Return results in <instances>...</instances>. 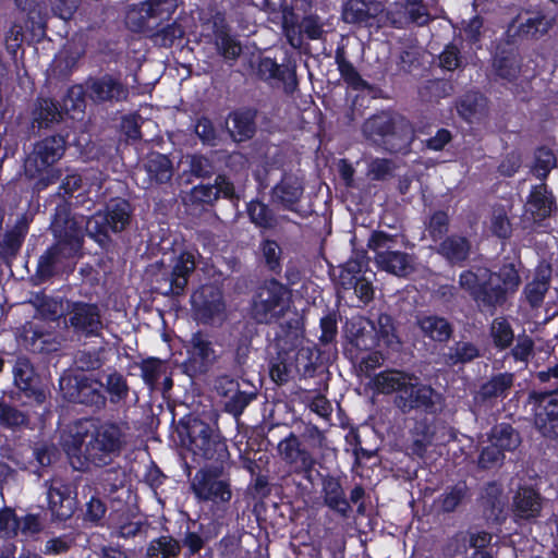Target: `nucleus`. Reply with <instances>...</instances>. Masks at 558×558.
Here are the masks:
<instances>
[{
	"mask_svg": "<svg viewBox=\"0 0 558 558\" xmlns=\"http://www.w3.org/2000/svg\"><path fill=\"white\" fill-rule=\"evenodd\" d=\"M126 445L122 426L110 421L90 420L81 423L72 435L68 447L76 470H86L89 465L105 466L120 456Z\"/></svg>",
	"mask_w": 558,
	"mask_h": 558,
	"instance_id": "1",
	"label": "nucleus"
},
{
	"mask_svg": "<svg viewBox=\"0 0 558 558\" xmlns=\"http://www.w3.org/2000/svg\"><path fill=\"white\" fill-rule=\"evenodd\" d=\"M82 222L72 215L66 202L59 204L50 223V230L56 243L40 256L37 267V276L46 280L62 271L68 260L73 258L82 247Z\"/></svg>",
	"mask_w": 558,
	"mask_h": 558,
	"instance_id": "2",
	"label": "nucleus"
},
{
	"mask_svg": "<svg viewBox=\"0 0 558 558\" xmlns=\"http://www.w3.org/2000/svg\"><path fill=\"white\" fill-rule=\"evenodd\" d=\"M373 385L377 392H396L393 403L403 414L414 410L433 413L440 400V395L430 386L421 384L415 375L397 369L379 373Z\"/></svg>",
	"mask_w": 558,
	"mask_h": 558,
	"instance_id": "3",
	"label": "nucleus"
},
{
	"mask_svg": "<svg viewBox=\"0 0 558 558\" xmlns=\"http://www.w3.org/2000/svg\"><path fill=\"white\" fill-rule=\"evenodd\" d=\"M362 131L367 140L391 153L407 149L414 138L413 129L408 120L385 111L368 118Z\"/></svg>",
	"mask_w": 558,
	"mask_h": 558,
	"instance_id": "4",
	"label": "nucleus"
},
{
	"mask_svg": "<svg viewBox=\"0 0 558 558\" xmlns=\"http://www.w3.org/2000/svg\"><path fill=\"white\" fill-rule=\"evenodd\" d=\"M195 267L194 255L189 252L172 257L169 263L156 262L148 270L153 290L165 296L182 295Z\"/></svg>",
	"mask_w": 558,
	"mask_h": 558,
	"instance_id": "5",
	"label": "nucleus"
},
{
	"mask_svg": "<svg viewBox=\"0 0 558 558\" xmlns=\"http://www.w3.org/2000/svg\"><path fill=\"white\" fill-rule=\"evenodd\" d=\"M398 235L385 231H373L367 247L375 253L374 262L378 269L399 278L415 271V256L398 248Z\"/></svg>",
	"mask_w": 558,
	"mask_h": 558,
	"instance_id": "6",
	"label": "nucleus"
},
{
	"mask_svg": "<svg viewBox=\"0 0 558 558\" xmlns=\"http://www.w3.org/2000/svg\"><path fill=\"white\" fill-rule=\"evenodd\" d=\"M290 308V290L276 278L265 280L256 290L251 315L258 324H272Z\"/></svg>",
	"mask_w": 558,
	"mask_h": 558,
	"instance_id": "7",
	"label": "nucleus"
},
{
	"mask_svg": "<svg viewBox=\"0 0 558 558\" xmlns=\"http://www.w3.org/2000/svg\"><path fill=\"white\" fill-rule=\"evenodd\" d=\"M319 355L306 345L298 349L291 355L284 357H271L269 361V375L279 385L288 383L293 375L302 378H312L318 366Z\"/></svg>",
	"mask_w": 558,
	"mask_h": 558,
	"instance_id": "8",
	"label": "nucleus"
},
{
	"mask_svg": "<svg viewBox=\"0 0 558 558\" xmlns=\"http://www.w3.org/2000/svg\"><path fill=\"white\" fill-rule=\"evenodd\" d=\"M178 8V0H145L129 9L125 23L133 32H154L169 21Z\"/></svg>",
	"mask_w": 558,
	"mask_h": 558,
	"instance_id": "9",
	"label": "nucleus"
},
{
	"mask_svg": "<svg viewBox=\"0 0 558 558\" xmlns=\"http://www.w3.org/2000/svg\"><path fill=\"white\" fill-rule=\"evenodd\" d=\"M62 397L72 403L102 409L107 398L99 379L87 375L64 374L59 380Z\"/></svg>",
	"mask_w": 558,
	"mask_h": 558,
	"instance_id": "10",
	"label": "nucleus"
},
{
	"mask_svg": "<svg viewBox=\"0 0 558 558\" xmlns=\"http://www.w3.org/2000/svg\"><path fill=\"white\" fill-rule=\"evenodd\" d=\"M223 466H208L197 471L191 482V489L199 501L217 506L227 505L232 498L231 484L223 477Z\"/></svg>",
	"mask_w": 558,
	"mask_h": 558,
	"instance_id": "11",
	"label": "nucleus"
},
{
	"mask_svg": "<svg viewBox=\"0 0 558 558\" xmlns=\"http://www.w3.org/2000/svg\"><path fill=\"white\" fill-rule=\"evenodd\" d=\"M64 326L77 338H97L105 327L100 307L95 303L66 301Z\"/></svg>",
	"mask_w": 558,
	"mask_h": 558,
	"instance_id": "12",
	"label": "nucleus"
},
{
	"mask_svg": "<svg viewBox=\"0 0 558 558\" xmlns=\"http://www.w3.org/2000/svg\"><path fill=\"white\" fill-rule=\"evenodd\" d=\"M214 388L225 399L223 411L232 415L236 421L251 402L257 398L255 386L248 383L240 384L228 375L216 377Z\"/></svg>",
	"mask_w": 558,
	"mask_h": 558,
	"instance_id": "13",
	"label": "nucleus"
},
{
	"mask_svg": "<svg viewBox=\"0 0 558 558\" xmlns=\"http://www.w3.org/2000/svg\"><path fill=\"white\" fill-rule=\"evenodd\" d=\"M66 142L61 135H51L34 144L24 161L25 172L35 178L54 165L64 155Z\"/></svg>",
	"mask_w": 558,
	"mask_h": 558,
	"instance_id": "14",
	"label": "nucleus"
},
{
	"mask_svg": "<svg viewBox=\"0 0 558 558\" xmlns=\"http://www.w3.org/2000/svg\"><path fill=\"white\" fill-rule=\"evenodd\" d=\"M554 22L543 10H523L511 21L507 33L513 39L537 40L549 32Z\"/></svg>",
	"mask_w": 558,
	"mask_h": 558,
	"instance_id": "15",
	"label": "nucleus"
},
{
	"mask_svg": "<svg viewBox=\"0 0 558 558\" xmlns=\"http://www.w3.org/2000/svg\"><path fill=\"white\" fill-rule=\"evenodd\" d=\"M196 318L203 324L222 323L226 319V303L222 291L214 284H205L191 296Z\"/></svg>",
	"mask_w": 558,
	"mask_h": 558,
	"instance_id": "16",
	"label": "nucleus"
},
{
	"mask_svg": "<svg viewBox=\"0 0 558 558\" xmlns=\"http://www.w3.org/2000/svg\"><path fill=\"white\" fill-rule=\"evenodd\" d=\"M529 400L535 407V427L547 438H558V393L533 391Z\"/></svg>",
	"mask_w": 558,
	"mask_h": 558,
	"instance_id": "17",
	"label": "nucleus"
},
{
	"mask_svg": "<svg viewBox=\"0 0 558 558\" xmlns=\"http://www.w3.org/2000/svg\"><path fill=\"white\" fill-rule=\"evenodd\" d=\"M187 354L183 367L184 373L191 378L205 375L217 361L213 342L202 332L192 336Z\"/></svg>",
	"mask_w": 558,
	"mask_h": 558,
	"instance_id": "18",
	"label": "nucleus"
},
{
	"mask_svg": "<svg viewBox=\"0 0 558 558\" xmlns=\"http://www.w3.org/2000/svg\"><path fill=\"white\" fill-rule=\"evenodd\" d=\"M366 266L364 256L350 258L340 270L339 286L343 290H353L354 294L363 303H368L374 298L372 281L363 274Z\"/></svg>",
	"mask_w": 558,
	"mask_h": 558,
	"instance_id": "19",
	"label": "nucleus"
},
{
	"mask_svg": "<svg viewBox=\"0 0 558 558\" xmlns=\"http://www.w3.org/2000/svg\"><path fill=\"white\" fill-rule=\"evenodd\" d=\"M280 458L289 464L293 472L302 474L306 480L312 481V472L316 464L315 458L302 447L299 437L290 433L278 444Z\"/></svg>",
	"mask_w": 558,
	"mask_h": 558,
	"instance_id": "20",
	"label": "nucleus"
},
{
	"mask_svg": "<svg viewBox=\"0 0 558 558\" xmlns=\"http://www.w3.org/2000/svg\"><path fill=\"white\" fill-rule=\"evenodd\" d=\"M13 383L24 397L33 400L37 405L46 401V391L40 386L33 364L26 356H19L14 363Z\"/></svg>",
	"mask_w": 558,
	"mask_h": 558,
	"instance_id": "21",
	"label": "nucleus"
},
{
	"mask_svg": "<svg viewBox=\"0 0 558 558\" xmlns=\"http://www.w3.org/2000/svg\"><path fill=\"white\" fill-rule=\"evenodd\" d=\"M557 210L556 198L545 183L533 186L524 205V222L541 223Z\"/></svg>",
	"mask_w": 558,
	"mask_h": 558,
	"instance_id": "22",
	"label": "nucleus"
},
{
	"mask_svg": "<svg viewBox=\"0 0 558 558\" xmlns=\"http://www.w3.org/2000/svg\"><path fill=\"white\" fill-rule=\"evenodd\" d=\"M551 272L550 265L541 264L536 268L533 279L525 284L523 289L524 301L532 308L541 307L547 296L551 298L553 301H558V289L550 290Z\"/></svg>",
	"mask_w": 558,
	"mask_h": 558,
	"instance_id": "23",
	"label": "nucleus"
},
{
	"mask_svg": "<svg viewBox=\"0 0 558 558\" xmlns=\"http://www.w3.org/2000/svg\"><path fill=\"white\" fill-rule=\"evenodd\" d=\"M86 93L95 102H118L125 100L129 96L128 87L109 74L87 80Z\"/></svg>",
	"mask_w": 558,
	"mask_h": 558,
	"instance_id": "24",
	"label": "nucleus"
},
{
	"mask_svg": "<svg viewBox=\"0 0 558 558\" xmlns=\"http://www.w3.org/2000/svg\"><path fill=\"white\" fill-rule=\"evenodd\" d=\"M303 325L299 315L287 320L279 326L276 333L275 347L277 350L275 357H284L294 353L298 349L304 348Z\"/></svg>",
	"mask_w": 558,
	"mask_h": 558,
	"instance_id": "25",
	"label": "nucleus"
},
{
	"mask_svg": "<svg viewBox=\"0 0 558 558\" xmlns=\"http://www.w3.org/2000/svg\"><path fill=\"white\" fill-rule=\"evenodd\" d=\"M303 193L304 185L300 178L295 174L284 173L280 182L272 187L271 199L283 209L300 214L298 204Z\"/></svg>",
	"mask_w": 558,
	"mask_h": 558,
	"instance_id": "26",
	"label": "nucleus"
},
{
	"mask_svg": "<svg viewBox=\"0 0 558 558\" xmlns=\"http://www.w3.org/2000/svg\"><path fill=\"white\" fill-rule=\"evenodd\" d=\"M32 221L33 215L20 216L14 226L0 238V258L7 264L11 263L20 253Z\"/></svg>",
	"mask_w": 558,
	"mask_h": 558,
	"instance_id": "27",
	"label": "nucleus"
},
{
	"mask_svg": "<svg viewBox=\"0 0 558 558\" xmlns=\"http://www.w3.org/2000/svg\"><path fill=\"white\" fill-rule=\"evenodd\" d=\"M48 505L52 517L59 521L70 519L76 508L70 487L60 481L46 482Z\"/></svg>",
	"mask_w": 558,
	"mask_h": 558,
	"instance_id": "28",
	"label": "nucleus"
},
{
	"mask_svg": "<svg viewBox=\"0 0 558 558\" xmlns=\"http://www.w3.org/2000/svg\"><path fill=\"white\" fill-rule=\"evenodd\" d=\"M384 10V4L376 0H349L343 5L342 16L347 23L371 26Z\"/></svg>",
	"mask_w": 558,
	"mask_h": 558,
	"instance_id": "29",
	"label": "nucleus"
},
{
	"mask_svg": "<svg viewBox=\"0 0 558 558\" xmlns=\"http://www.w3.org/2000/svg\"><path fill=\"white\" fill-rule=\"evenodd\" d=\"M514 376L511 373H498L483 383L475 395L478 403L493 407L498 399H505L509 396L513 387Z\"/></svg>",
	"mask_w": 558,
	"mask_h": 558,
	"instance_id": "30",
	"label": "nucleus"
},
{
	"mask_svg": "<svg viewBox=\"0 0 558 558\" xmlns=\"http://www.w3.org/2000/svg\"><path fill=\"white\" fill-rule=\"evenodd\" d=\"M257 75L267 82H281L287 94H292L298 87L295 69L289 64H278L270 58L259 60Z\"/></svg>",
	"mask_w": 558,
	"mask_h": 558,
	"instance_id": "31",
	"label": "nucleus"
},
{
	"mask_svg": "<svg viewBox=\"0 0 558 558\" xmlns=\"http://www.w3.org/2000/svg\"><path fill=\"white\" fill-rule=\"evenodd\" d=\"M140 369L144 383L151 390H160L166 393L172 388L173 381L171 374L168 372L167 362L157 357H149L142 361Z\"/></svg>",
	"mask_w": 558,
	"mask_h": 558,
	"instance_id": "32",
	"label": "nucleus"
},
{
	"mask_svg": "<svg viewBox=\"0 0 558 558\" xmlns=\"http://www.w3.org/2000/svg\"><path fill=\"white\" fill-rule=\"evenodd\" d=\"M543 499L531 487H520L512 501V512L515 520H532L539 515Z\"/></svg>",
	"mask_w": 558,
	"mask_h": 558,
	"instance_id": "33",
	"label": "nucleus"
},
{
	"mask_svg": "<svg viewBox=\"0 0 558 558\" xmlns=\"http://www.w3.org/2000/svg\"><path fill=\"white\" fill-rule=\"evenodd\" d=\"M111 535L130 539L147 533L148 524L129 512H114L110 514Z\"/></svg>",
	"mask_w": 558,
	"mask_h": 558,
	"instance_id": "34",
	"label": "nucleus"
},
{
	"mask_svg": "<svg viewBox=\"0 0 558 558\" xmlns=\"http://www.w3.org/2000/svg\"><path fill=\"white\" fill-rule=\"evenodd\" d=\"M322 494L324 504L343 518H348L351 512V506L345 498L344 489L338 477L327 475L322 482Z\"/></svg>",
	"mask_w": 558,
	"mask_h": 558,
	"instance_id": "35",
	"label": "nucleus"
},
{
	"mask_svg": "<svg viewBox=\"0 0 558 558\" xmlns=\"http://www.w3.org/2000/svg\"><path fill=\"white\" fill-rule=\"evenodd\" d=\"M25 15V28L32 40L40 41L46 36V5L28 3V0H15Z\"/></svg>",
	"mask_w": 558,
	"mask_h": 558,
	"instance_id": "36",
	"label": "nucleus"
},
{
	"mask_svg": "<svg viewBox=\"0 0 558 558\" xmlns=\"http://www.w3.org/2000/svg\"><path fill=\"white\" fill-rule=\"evenodd\" d=\"M476 304L485 310L493 311L507 301L505 289L498 283V279L487 270V277L483 280L481 288L474 299Z\"/></svg>",
	"mask_w": 558,
	"mask_h": 558,
	"instance_id": "37",
	"label": "nucleus"
},
{
	"mask_svg": "<svg viewBox=\"0 0 558 558\" xmlns=\"http://www.w3.org/2000/svg\"><path fill=\"white\" fill-rule=\"evenodd\" d=\"M374 329V322L359 317L348 324L347 337L350 343L357 350H371L376 344V339L373 335Z\"/></svg>",
	"mask_w": 558,
	"mask_h": 558,
	"instance_id": "38",
	"label": "nucleus"
},
{
	"mask_svg": "<svg viewBox=\"0 0 558 558\" xmlns=\"http://www.w3.org/2000/svg\"><path fill=\"white\" fill-rule=\"evenodd\" d=\"M416 325L425 337L436 342H447L453 333V327L448 319L437 315L418 316Z\"/></svg>",
	"mask_w": 558,
	"mask_h": 558,
	"instance_id": "39",
	"label": "nucleus"
},
{
	"mask_svg": "<svg viewBox=\"0 0 558 558\" xmlns=\"http://www.w3.org/2000/svg\"><path fill=\"white\" fill-rule=\"evenodd\" d=\"M482 499L483 512L488 521L501 522L506 519V498L499 485L489 483L485 487Z\"/></svg>",
	"mask_w": 558,
	"mask_h": 558,
	"instance_id": "40",
	"label": "nucleus"
},
{
	"mask_svg": "<svg viewBox=\"0 0 558 558\" xmlns=\"http://www.w3.org/2000/svg\"><path fill=\"white\" fill-rule=\"evenodd\" d=\"M62 113L58 105L49 98H38L32 107L31 124L32 129L49 128L53 123L60 122Z\"/></svg>",
	"mask_w": 558,
	"mask_h": 558,
	"instance_id": "41",
	"label": "nucleus"
},
{
	"mask_svg": "<svg viewBox=\"0 0 558 558\" xmlns=\"http://www.w3.org/2000/svg\"><path fill=\"white\" fill-rule=\"evenodd\" d=\"M470 252V241L460 235H450L446 238L437 248V253L451 265H461L469 258Z\"/></svg>",
	"mask_w": 558,
	"mask_h": 558,
	"instance_id": "42",
	"label": "nucleus"
},
{
	"mask_svg": "<svg viewBox=\"0 0 558 558\" xmlns=\"http://www.w3.org/2000/svg\"><path fill=\"white\" fill-rule=\"evenodd\" d=\"M227 128L235 142L252 138L256 132L255 114L252 111H235L227 120Z\"/></svg>",
	"mask_w": 558,
	"mask_h": 558,
	"instance_id": "43",
	"label": "nucleus"
},
{
	"mask_svg": "<svg viewBox=\"0 0 558 558\" xmlns=\"http://www.w3.org/2000/svg\"><path fill=\"white\" fill-rule=\"evenodd\" d=\"M144 169L153 184L168 183L173 175L171 160L162 154L150 153L144 163Z\"/></svg>",
	"mask_w": 558,
	"mask_h": 558,
	"instance_id": "44",
	"label": "nucleus"
},
{
	"mask_svg": "<svg viewBox=\"0 0 558 558\" xmlns=\"http://www.w3.org/2000/svg\"><path fill=\"white\" fill-rule=\"evenodd\" d=\"M214 432L208 423L195 416L181 421L179 425V435L189 439L191 450L195 449L196 446H204V440L210 437Z\"/></svg>",
	"mask_w": 558,
	"mask_h": 558,
	"instance_id": "45",
	"label": "nucleus"
},
{
	"mask_svg": "<svg viewBox=\"0 0 558 558\" xmlns=\"http://www.w3.org/2000/svg\"><path fill=\"white\" fill-rule=\"evenodd\" d=\"M101 390L108 395L109 401L112 404H118L128 399L130 393V387L126 378L116 369H111L108 373H104L101 379H99Z\"/></svg>",
	"mask_w": 558,
	"mask_h": 558,
	"instance_id": "46",
	"label": "nucleus"
},
{
	"mask_svg": "<svg viewBox=\"0 0 558 558\" xmlns=\"http://www.w3.org/2000/svg\"><path fill=\"white\" fill-rule=\"evenodd\" d=\"M470 498L465 482L449 486L437 498L435 506L439 512L451 513L460 508Z\"/></svg>",
	"mask_w": 558,
	"mask_h": 558,
	"instance_id": "47",
	"label": "nucleus"
},
{
	"mask_svg": "<svg viewBox=\"0 0 558 558\" xmlns=\"http://www.w3.org/2000/svg\"><path fill=\"white\" fill-rule=\"evenodd\" d=\"M480 356L478 348L469 341H457L440 355L441 362L449 367L466 364Z\"/></svg>",
	"mask_w": 558,
	"mask_h": 558,
	"instance_id": "48",
	"label": "nucleus"
},
{
	"mask_svg": "<svg viewBox=\"0 0 558 558\" xmlns=\"http://www.w3.org/2000/svg\"><path fill=\"white\" fill-rule=\"evenodd\" d=\"M192 451L194 454L220 464H223L229 459L227 444L216 432L204 440V446H196Z\"/></svg>",
	"mask_w": 558,
	"mask_h": 558,
	"instance_id": "49",
	"label": "nucleus"
},
{
	"mask_svg": "<svg viewBox=\"0 0 558 558\" xmlns=\"http://www.w3.org/2000/svg\"><path fill=\"white\" fill-rule=\"evenodd\" d=\"M38 314L47 320H57L66 317V303L47 295H35L31 301Z\"/></svg>",
	"mask_w": 558,
	"mask_h": 558,
	"instance_id": "50",
	"label": "nucleus"
},
{
	"mask_svg": "<svg viewBox=\"0 0 558 558\" xmlns=\"http://www.w3.org/2000/svg\"><path fill=\"white\" fill-rule=\"evenodd\" d=\"M104 214L108 215L111 231L120 232L130 223L132 208L128 201L120 198L110 203Z\"/></svg>",
	"mask_w": 558,
	"mask_h": 558,
	"instance_id": "51",
	"label": "nucleus"
},
{
	"mask_svg": "<svg viewBox=\"0 0 558 558\" xmlns=\"http://www.w3.org/2000/svg\"><path fill=\"white\" fill-rule=\"evenodd\" d=\"M495 75L507 82H514L521 72L520 60L515 54H498L493 62Z\"/></svg>",
	"mask_w": 558,
	"mask_h": 558,
	"instance_id": "52",
	"label": "nucleus"
},
{
	"mask_svg": "<svg viewBox=\"0 0 558 558\" xmlns=\"http://www.w3.org/2000/svg\"><path fill=\"white\" fill-rule=\"evenodd\" d=\"M180 551L181 546L177 539L171 536H160L149 543L146 558H178Z\"/></svg>",
	"mask_w": 558,
	"mask_h": 558,
	"instance_id": "53",
	"label": "nucleus"
},
{
	"mask_svg": "<svg viewBox=\"0 0 558 558\" xmlns=\"http://www.w3.org/2000/svg\"><path fill=\"white\" fill-rule=\"evenodd\" d=\"M258 252L264 266L272 274H280L282 255L280 245L275 240L265 239L259 243Z\"/></svg>",
	"mask_w": 558,
	"mask_h": 558,
	"instance_id": "54",
	"label": "nucleus"
},
{
	"mask_svg": "<svg viewBox=\"0 0 558 558\" xmlns=\"http://www.w3.org/2000/svg\"><path fill=\"white\" fill-rule=\"evenodd\" d=\"M437 64L444 71L453 72L463 70L468 65V60L461 49L456 44L450 43L439 53Z\"/></svg>",
	"mask_w": 558,
	"mask_h": 558,
	"instance_id": "55",
	"label": "nucleus"
},
{
	"mask_svg": "<svg viewBox=\"0 0 558 558\" xmlns=\"http://www.w3.org/2000/svg\"><path fill=\"white\" fill-rule=\"evenodd\" d=\"M492 441L504 452L518 448L521 438L519 433L509 424H499L493 429Z\"/></svg>",
	"mask_w": 558,
	"mask_h": 558,
	"instance_id": "56",
	"label": "nucleus"
},
{
	"mask_svg": "<svg viewBox=\"0 0 558 558\" xmlns=\"http://www.w3.org/2000/svg\"><path fill=\"white\" fill-rule=\"evenodd\" d=\"M247 213L251 221L257 227L274 229L278 223L272 209L262 202H251L247 206Z\"/></svg>",
	"mask_w": 558,
	"mask_h": 558,
	"instance_id": "57",
	"label": "nucleus"
},
{
	"mask_svg": "<svg viewBox=\"0 0 558 558\" xmlns=\"http://www.w3.org/2000/svg\"><path fill=\"white\" fill-rule=\"evenodd\" d=\"M104 349H81L74 354L73 363L75 367L82 372H92L99 369L105 360L102 357Z\"/></svg>",
	"mask_w": 558,
	"mask_h": 558,
	"instance_id": "58",
	"label": "nucleus"
},
{
	"mask_svg": "<svg viewBox=\"0 0 558 558\" xmlns=\"http://www.w3.org/2000/svg\"><path fill=\"white\" fill-rule=\"evenodd\" d=\"M108 215L104 211H97L85 222L86 232L99 244L104 245L109 240L108 233L111 231Z\"/></svg>",
	"mask_w": 558,
	"mask_h": 558,
	"instance_id": "59",
	"label": "nucleus"
},
{
	"mask_svg": "<svg viewBox=\"0 0 558 558\" xmlns=\"http://www.w3.org/2000/svg\"><path fill=\"white\" fill-rule=\"evenodd\" d=\"M490 336L494 344L504 350L509 348L514 339V333L509 322L504 317H497L490 325Z\"/></svg>",
	"mask_w": 558,
	"mask_h": 558,
	"instance_id": "60",
	"label": "nucleus"
},
{
	"mask_svg": "<svg viewBox=\"0 0 558 558\" xmlns=\"http://www.w3.org/2000/svg\"><path fill=\"white\" fill-rule=\"evenodd\" d=\"M28 424V415L0 399V425L8 428H19Z\"/></svg>",
	"mask_w": 558,
	"mask_h": 558,
	"instance_id": "61",
	"label": "nucleus"
},
{
	"mask_svg": "<svg viewBox=\"0 0 558 558\" xmlns=\"http://www.w3.org/2000/svg\"><path fill=\"white\" fill-rule=\"evenodd\" d=\"M452 89V85L445 80H429L420 87L418 94L425 101H437L449 96Z\"/></svg>",
	"mask_w": 558,
	"mask_h": 558,
	"instance_id": "62",
	"label": "nucleus"
},
{
	"mask_svg": "<svg viewBox=\"0 0 558 558\" xmlns=\"http://www.w3.org/2000/svg\"><path fill=\"white\" fill-rule=\"evenodd\" d=\"M486 105V99L477 92L466 93L458 105V112L466 120H471L477 113H481Z\"/></svg>",
	"mask_w": 558,
	"mask_h": 558,
	"instance_id": "63",
	"label": "nucleus"
},
{
	"mask_svg": "<svg viewBox=\"0 0 558 558\" xmlns=\"http://www.w3.org/2000/svg\"><path fill=\"white\" fill-rule=\"evenodd\" d=\"M216 46L226 60L234 61L242 53L240 41L222 29L216 33Z\"/></svg>",
	"mask_w": 558,
	"mask_h": 558,
	"instance_id": "64",
	"label": "nucleus"
}]
</instances>
